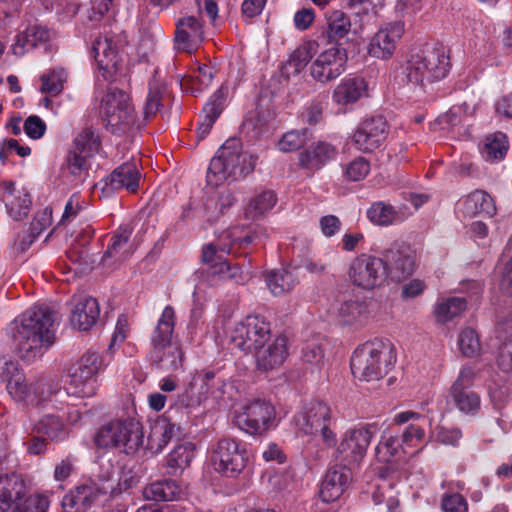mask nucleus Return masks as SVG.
Returning a JSON list of instances; mask_svg holds the SVG:
<instances>
[{"label": "nucleus", "mask_w": 512, "mask_h": 512, "mask_svg": "<svg viewBox=\"0 0 512 512\" xmlns=\"http://www.w3.org/2000/svg\"><path fill=\"white\" fill-rule=\"evenodd\" d=\"M319 44L315 40L304 41L290 55L285 63L287 74H298L318 54Z\"/></svg>", "instance_id": "nucleus-38"}, {"label": "nucleus", "mask_w": 512, "mask_h": 512, "mask_svg": "<svg viewBox=\"0 0 512 512\" xmlns=\"http://www.w3.org/2000/svg\"><path fill=\"white\" fill-rule=\"evenodd\" d=\"M195 380L205 401L209 398L214 400L222 398L226 383L223 378L217 376L213 371H204L195 376Z\"/></svg>", "instance_id": "nucleus-41"}, {"label": "nucleus", "mask_w": 512, "mask_h": 512, "mask_svg": "<svg viewBox=\"0 0 512 512\" xmlns=\"http://www.w3.org/2000/svg\"><path fill=\"white\" fill-rule=\"evenodd\" d=\"M195 447L192 443L178 445L167 456V473L177 475L187 468L194 458Z\"/></svg>", "instance_id": "nucleus-42"}, {"label": "nucleus", "mask_w": 512, "mask_h": 512, "mask_svg": "<svg viewBox=\"0 0 512 512\" xmlns=\"http://www.w3.org/2000/svg\"><path fill=\"white\" fill-rule=\"evenodd\" d=\"M74 143L80 153L92 155L99 150L100 138L92 128H85L76 136Z\"/></svg>", "instance_id": "nucleus-58"}, {"label": "nucleus", "mask_w": 512, "mask_h": 512, "mask_svg": "<svg viewBox=\"0 0 512 512\" xmlns=\"http://www.w3.org/2000/svg\"><path fill=\"white\" fill-rule=\"evenodd\" d=\"M26 493L27 487L20 475L0 474V512H7L11 504L22 500Z\"/></svg>", "instance_id": "nucleus-28"}, {"label": "nucleus", "mask_w": 512, "mask_h": 512, "mask_svg": "<svg viewBox=\"0 0 512 512\" xmlns=\"http://www.w3.org/2000/svg\"><path fill=\"white\" fill-rule=\"evenodd\" d=\"M134 413L132 409L126 417H117L103 424L96 433V445L101 448H119L126 454L135 453L143 443V432Z\"/></svg>", "instance_id": "nucleus-4"}, {"label": "nucleus", "mask_w": 512, "mask_h": 512, "mask_svg": "<svg viewBox=\"0 0 512 512\" xmlns=\"http://www.w3.org/2000/svg\"><path fill=\"white\" fill-rule=\"evenodd\" d=\"M400 449L401 443L398 437L384 431L375 448V453L379 461L388 463L399 456Z\"/></svg>", "instance_id": "nucleus-52"}, {"label": "nucleus", "mask_w": 512, "mask_h": 512, "mask_svg": "<svg viewBox=\"0 0 512 512\" xmlns=\"http://www.w3.org/2000/svg\"><path fill=\"white\" fill-rule=\"evenodd\" d=\"M55 312L47 305H34L9 326L18 355L32 361L41 357L54 343Z\"/></svg>", "instance_id": "nucleus-1"}, {"label": "nucleus", "mask_w": 512, "mask_h": 512, "mask_svg": "<svg viewBox=\"0 0 512 512\" xmlns=\"http://www.w3.org/2000/svg\"><path fill=\"white\" fill-rule=\"evenodd\" d=\"M388 124L384 117L375 116L364 120L353 134L352 141L355 147L368 153L379 148L386 140Z\"/></svg>", "instance_id": "nucleus-18"}, {"label": "nucleus", "mask_w": 512, "mask_h": 512, "mask_svg": "<svg viewBox=\"0 0 512 512\" xmlns=\"http://www.w3.org/2000/svg\"><path fill=\"white\" fill-rule=\"evenodd\" d=\"M495 280L499 290L508 296H512V257L502 256L495 268Z\"/></svg>", "instance_id": "nucleus-54"}, {"label": "nucleus", "mask_w": 512, "mask_h": 512, "mask_svg": "<svg viewBox=\"0 0 512 512\" xmlns=\"http://www.w3.org/2000/svg\"><path fill=\"white\" fill-rule=\"evenodd\" d=\"M266 283L275 296L291 291L298 283L296 276L287 269L271 271L266 276Z\"/></svg>", "instance_id": "nucleus-44"}, {"label": "nucleus", "mask_w": 512, "mask_h": 512, "mask_svg": "<svg viewBox=\"0 0 512 512\" xmlns=\"http://www.w3.org/2000/svg\"><path fill=\"white\" fill-rule=\"evenodd\" d=\"M348 277L355 286L364 290L379 287L387 279L385 261L382 260V256L360 254L351 261Z\"/></svg>", "instance_id": "nucleus-12"}, {"label": "nucleus", "mask_w": 512, "mask_h": 512, "mask_svg": "<svg viewBox=\"0 0 512 512\" xmlns=\"http://www.w3.org/2000/svg\"><path fill=\"white\" fill-rule=\"evenodd\" d=\"M175 321L176 314L174 308L170 305L166 306L150 335L152 349L157 348L159 350L163 345L174 342Z\"/></svg>", "instance_id": "nucleus-34"}, {"label": "nucleus", "mask_w": 512, "mask_h": 512, "mask_svg": "<svg viewBox=\"0 0 512 512\" xmlns=\"http://www.w3.org/2000/svg\"><path fill=\"white\" fill-rule=\"evenodd\" d=\"M467 307L466 300L460 297H451L440 303L436 307V316L440 322H447L454 317L459 316Z\"/></svg>", "instance_id": "nucleus-56"}, {"label": "nucleus", "mask_w": 512, "mask_h": 512, "mask_svg": "<svg viewBox=\"0 0 512 512\" xmlns=\"http://www.w3.org/2000/svg\"><path fill=\"white\" fill-rule=\"evenodd\" d=\"M91 55L100 70L110 75L116 71L119 56L112 38L107 36L96 38L91 47Z\"/></svg>", "instance_id": "nucleus-29"}, {"label": "nucleus", "mask_w": 512, "mask_h": 512, "mask_svg": "<svg viewBox=\"0 0 512 512\" xmlns=\"http://www.w3.org/2000/svg\"><path fill=\"white\" fill-rule=\"evenodd\" d=\"M228 96V87L221 85L210 97L203 108V116L198 126V136L204 138L209 134L213 124L222 113Z\"/></svg>", "instance_id": "nucleus-30"}, {"label": "nucleus", "mask_w": 512, "mask_h": 512, "mask_svg": "<svg viewBox=\"0 0 512 512\" xmlns=\"http://www.w3.org/2000/svg\"><path fill=\"white\" fill-rule=\"evenodd\" d=\"M309 130H292L285 133L279 141V148L283 152H291L304 146L309 137Z\"/></svg>", "instance_id": "nucleus-59"}, {"label": "nucleus", "mask_w": 512, "mask_h": 512, "mask_svg": "<svg viewBox=\"0 0 512 512\" xmlns=\"http://www.w3.org/2000/svg\"><path fill=\"white\" fill-rule=\"evenodd\" d=\"M299 432L307 436H318L326 449L337 444V436L332 428L331 408L323 401L312 400L306 403L294 417Z\"/></svg>", "instance_id": "nucleus-6"}, {"label": "nucleus", "mask_w": 512, "mask_h": 512, "mask_svg": "<svg viewBox=\"0 0 512 512\" xmlns=\"http://www.w3.org/2000/svg\"><path fill=\"white\" fill-rule=\"evenodd\" d=\"M35 430L38 434L45 435L54 441H61L68 434L63 421L51 414L43 416L35 425Z\"/></svg>", "instance_id": "nucleus-46"}, {"label": "nucleus", "mask_w": 512, "mask_h": 512, "mask_svg": "<svg viewBox=\"0 0 512 512\" xmlns=\"http://www.w3.org/2000/svg\"><path fill=\"white\" fill-rule=\"evenodd\" d=\"M351 476V469L340 463L330 468L322 481L321 499L327 503L339 499L347 489Z\"/></svg>", "instance_id": "nucleus-23"}, {"label": "nucleus", "mask_w": 512, "mask_h": 512, "mask_svg": "<svg viewBox=\"0 0 512 512\" xmlns=\"http://www.w3.org/2000/svg\"><path fill=\"white\" fill-rule=\"evenodd\" d=\"M50 38L51 32L46 27L36 24L28 26L16 36L12 52L16 56H23L30 49L46 43Z\"/></svg>", "instance_id": "nucleus-35"}, {"label": "nucleus", "mask_w": 512, "mask_h": 512, "mask_svg": "<svg viewBox=\"0 0 512 512\" xmlns=\"http://www.w3.org/2000/svg\"><path fill=\"white\" fill-rule=\"evenodd\" d=\"M114 486V472L107 471L103 478H99V483L91 481L76 487L75 490L67 494L62 500L63 512H86L99 495L112 492Z\"/></svg>", "instance_id": "nucleus-13"}, {"label": "nucleus", "mask_w": 512, "mask_h": 512, "mask_svg": "<svg viewBox=\"0 0 512 512\" xmlns=\"http://www.w3.org/2000/svg\"><path fill=\"white\" fill-rule=\"evenodd\" d=\"M132 231L130 225H122L114 232L101 259L103 266L112 267L124 262L129 257L128 241Z\"/></svg>", "instance_id": "nucleus-26"}, {"label": "nucleus", "mask_w": 512, "mask_h": 512, "mask_svg": "<svg viewBox=\"0 0 512 512\" xmlns=\"http://www.w3.org/2000/svg\"><path fill=\"white\" fill-rule=\"evenodd\" d=\"M275 419L273 405L264 399H253L235 412L234 420L238 428L250 435L267 432Z\"/></svg>", "instance_id": "nucleus-10"}, {"label": "nucleus", "mask_w": 512, "mask_h": 512, "mask_svg": "<svg viewBox=\"0 0 512 512\" xmlns=\"http://www.w3.org/2000/svg\"><path fill=\"white\" fill-rule=\"evenodd\" d=\"M255 165L256 159L242 151L239 139H228L210 161L207 183L216 187L225 181H236L251 173Z\"/></svg>", "instance_id": "nucleus-2"}, {"label": "nucleus", "mask_w": 512, "mask_h": 512, "mask_svg": "<svg viewBox=\"0 0 512 512\" xmlns=\"http://www.w3.org/2000/svg\"><path fill=\"white\" fill-rule=\"evenodd\" d=\"M32 384L25 382L23 374H16L14 378L8 380L7 390L9 394L17 401H25L28 404Z\"/></svg>", "instance_id": "nucleus-61"}, {"label": "nucleus", "mask_w": 512, "mask_h": 512, "mask_svg": "<svg viewBox=\"0 0 512 512\" xmlns=\"http://www.w3.org/2000/svg\"><path fill=\"white\" fill-rule=\"evenodd\" d=\"M475 378V369L468 365L463 366L449 390L453 406L465 415L474 416L481 408L480 395L471 389Z\"/></svg>", "instance_id": "nucleus-15"}, {"label": "nucleus", "mask_w": 512, "mask_h": 512, "mask_svg": "<svg viewBox=\"0 0 512 512\" xmlns=\"http://www.w3.org/2000/svg\"><path fill=\"white\" fill-rule=\"evenodd\" d=\"M198 389L199 386L197 385L194 377L188 387L178 396V403L186 408H193L201 405L205 402V399Z\"/></svg>", "instance_id": "nucleus-63"}, {"label": "nucleus", "mask_w": 512, "mask_h": 512, "mask_svg": "<svg viewBox=\"0 0 512 512\" xmlns=\"http://www.w3.org/2000/svg\"><path fill=\"white\" fill-rule=\"evenodd\" d=\"M256 239H260V236L257 232L240 238L236 236V231H225L220 236V244L218 246L214 244H208L203 247L202 260L206 264L213 265L215 262L222 258L220 255H218V251L235 253V246L242 247V245H249L255 242Z\"/></svg>", "instance_id": "nucleus-22"}, {"label": "nucleus", "mask_w": 512, "mask_h": 512, "mask_svg": "<svg viewBox=\"0 0 512 512\" xmlns=\"http://www.w3.org/2000/svg\"><path fill=\"white\" fill-rule=\"evenodd\" d=\"M58 384L46 379H39L32 384L28 405L39 406L49 400L58 391Z\"/></svg>", "instance_id": "nucleus-53"}, {"label": "nucleus", "mask_w": 512, "mask_h": 512, "mask_svg": "<svg viewBox=\"0 0 512 512\" xmlns=\"http://www.w3.org/2000/svg\"><path fill=\"white\" fill-rule=\"evenodd\" d=\"M271 339L270 323L264 316L249 315L235 325L231 333V344L244 353H254Z\"/></svg>", "instance_id": "nucleus-8"}, {"label": "nucleus", "mask_w": 512, "mask_h": 512, "mask_svg": "<svg viewBox=\"0 0 512 512\" xmlns=\"http://www.w3.org/2000/svg\"><path fill=\"white\" fill-rule=\"evenodd\" d=\"M327 37L330 43L338 44L351 30V21L343 11L333 10L326 15Z\"/></svg>", "instance_id": "nucleus-40"}, {"label": "nucleus", "mask_w": 512, "mask_h": 512, "mask_svg": "<svg viewBox=\"0 0 512 512\" xmlns=\"http://www.w3.org/2000/svg\"><path fill=\"white\" fill-rule=\"evenodd\" d=\"M370 172V163L364 157H357L344 168V176L350 181H361Z\"/></svg>", "instance_id": "nucleus-60"}, {"label": "nucleus", "mask_w": 512, "mask_h": 512, "mask_svg": "<svg viewBox=\"0 0 512 512\" xmlns=\"http://www.w3.org/2000/svg\"><path fill=\"white\" fill-rule=\"evenodd\" d=\"M87 155H83L82 153H78L76 151L70 152L67 156L66 163L67 169L69 172L76 177H81L83 174H86L88 171L89 163L87 160Z\"/></svg>", "instance_id": "nucleus-64"}, {"label": "nucleus", "mask_w": 512, "mask_h": 512, "mask_svg": "<svg viewBox=\"0 0 512 512\" xmlns=\"http://www.w3.org/2000/svg\"><path fill=\"white\" fill-rule=\"evenodd\" d=\"M366 89L362 78H348L342 80L333 90L332 100L339 106H347L357 102Z\"/></svg>", "instance_id": "nucleus-37"}, {"label": "nucleus", "mask_w": 512, "mask_h": 512, "mask_svg": "<svg viewBox=\"0 0 512 512\" xmlns=\"http://www.w3.org/2000/svg\"><path fill=\"white\" fill-rule=\"evenodd\" d=\"M178 427L169 419L158 418L151 426L149 444L157 452L162 451L172 438L177 435Z\"/></svg>", "instance_id": "nucleus-39"}, {"label": "nucleus", "mask_w": 512, "mask_h": 512, "mask_svg": "<svg viewBox=\"0 0 512 512\" xmlns=\"http://www.w3.org/2000/svg\"><path fill=\"white\" fill-rule=\"evenodd\" d=\"M395 361L396 354L391 341L375 338L356 348L350 365L354 377L373 381L385 376Z\"/></svg>", "instance_id": "nucleus-3"}, {"label": "nucleus", "mask_w": 512, "mask_h": 512, "mask_svg": "<svg viewBox=\"0 0 512 512\" xmlns=\"http://www.w3.org/2000/svg\"><path fill=\"white\" fill-rule=\"evenodd\" d=\"M103 368V362L97 352L87 351L71 369L69 389L78 397H90L95 394L96 374Z\"/></svg>", "instance_id": "nucleus-14"}, {"label": "nucleus", "mask_w": 512, "mask_h": 512, "mask_svg": "<svg viewBox=\"0 0 512 512\" xmlns=\"http://www.w3.org/2000/svg\"><path fill=\"white\" fill-rule=\"evenodd\" d=\"M15 503L13 512H47L49 506L47 497L42 495H32Z\"/></svg>", "instance_id": "nucleus-62"}, {"label": "nucleus", "mask_w": 512, "mask_h": 512, "mask_svg": "<svg viewBox=\"0 0 512 512\" xmlns=\"http://www.w3.org/2000/svg\"><path fill=\"white\" fill-rule=\"evenodd\" d=\"M277 203V196L272 190H264L255 195L246 208V217L256 219L271 210Z\"/></svg>", "instance_id": "nucleus-49"}, {"label": "nucleus", "mask_w": 512, "mask_h": 512, "mask_svg": "<svg viewBox=\"0 0 512 512\" xmlns=\"http://www.w3.org/2000/svg\"><path fill=\"white\" fill-rule=\"evenodd\" d=\"M375 506V512H401L398 493L388 479V470L381 471L367 491Z\"/></svg>", "instance_id": "nucleus-19"}, {"label": "nucleus", "mask_w": 512, "mask_h": 512, "mask_svg": "<svg viewBox=\"0 0 512 512\" xmlns=\"http://www.w3.org/2000/svg\"><path fill=\"white\" fill-rule=\"evenodd\" d=\"M141 180V173L135 162H125L115 168L103 182V190L110 193L126 189L130 193L137 192Z\"/></svg>", "instance_id": "nucleus-20"}, {"label": "nucleus", "mask_w": 512, "mask_h": 512, "mask_svg": "<svg viewBox=\"0 0 512 512\" xmlns=\"http://www.w3.org/2000/svg\"><path fill=\"white\" fill-rule=\"evenodd\" d=\"M67 80V73L63 68H55L41 76V92L52 96L60 94Z\"/></svg>", "instance_id": "nucleus-55"}, {"label": "nucleus", "mask_w": 512, "mask_h": 512, "mask_svg": "<svg viewBox=\"0 0 512 512\" xmlns=\"http://www.w3.org/2000/svg\"><path fill=\"white\" fill-rule=\"evenodd\" d=\"M463 213L467 216L484 214L493 217L497 213L494 199L484 190H474L459 201Z\"/></svg>", "instance_id": "nucleus-32"}, {"label": "nucleus", "mask_w": 512, "mask_h": 512, "mask_svg": "<svg viewBox=\"0 0 512 512\" xmlns=\"http://www.w3.org/2000/svg\"><path fill=\"white\" fill-rule=\"evenodd\" d=\"M347 61L346 49L340 44H334L322 52H318L316 58L311 62L310 76L316 82L327 84L345 72Z\"/></svg>", "instance_id": "nucleus-16"}, {"label": "nucleus", "mask_w": 512, "mask_h": 512, "mask_svg": "<svg viewBox=\"0 0 512 512\" xmlns=\"http://www.w3.org/2000/svg\"><path fill=\"white\" fill-rule=\"evenodd\" d=\"M367 218L375 225L389 226L396 223L400 216L395 208L382 201L375 202L366 212Z\"/></svg>", "instance_id": "nucleus-47"}, {"label": "nucleus", "mask_w": 512, "mask_h": 512, "mask_svg": "<svg viewBox=\"0 0 512 512\" xmlns=\"http://www.w3.org/2000/svg\"><path fill=\"white\" fill-rule=\"evenodd\" d=\"M402 28L399 25L380 29L371 39L368 53L372 57L388 59L392 56L396 40L400 38Z\"/></svg>", "instance_id": "nucleus-31"}, {"label": "nucleus", "mask_w": 512, "mask_h": 512, "mask_svg": "<svg viewBox=\"0 0 512 512\" xmlns=\"http://www.w3.org/2000/svg\"><path fill=\"white\" fill-rule=\"evenodd\" d=\"M165 92V86L156 79L154 75L149 81V91L143 108L144 120L147 121L154 117L162 107V96Z\"/></svg>", "instance_id": "nucleus-51"}, {"label": "nucleus", "mask_w": 512, "mask_h": 512, "mask_svg": "<svg viewBox=\"0 0 512 512\" xmlns=\"http://www.w3.org/2000/svg\"><path fill=\"white\" fill-rule=\"evenodd\" d=\"M458 345L461 353L466 357L476 356L481 350L479 336L472 328H465L460 332Z\"/></svg>", "instance_id": "nucleus-57"}, {"label": "nucleus", "mask_w": 512, "mask_h": 512, "mask_svg": "<svg viewBox=\"0 0 512 512\" xmlns=\"http://www.w3.org/2000/svg\"><path fill=\"white\" fill-rule=\"evenodd\" d=\"M151 361L161 369L177 371L183 367L185 354L178 342L163 345L159 350L154 348L150 352Z\"/></svg>", "instance_id": "nucleus-36"}, {"label": "nucleus", "mask_w": 512, "mask_h": 512, "mask_svg": "<svg viewBox=\"0 0 512 512\" xmlns=\"http://www.w3.org/2000/svg\"><path fill=\"white\" fill-rule=\"evenodd\" d=\"M180 494V488L174 480L156 481L143 489V497L151 501H172Z\"/></svg>", "instance_id": "nucleus-43"}, {"label": "nucleus", "mask_w": 512, "mask_h": 512, "mask_svg": "<svg viewBox=\"0 0 512 512\" xmlns=\"http://www.w3.org/2000/svg\"><path fill=\"white\" fill-rule=\"evenodd\" d=\"M449 68V56L441 46L413 55L405 67L404 74L408 84L424 86L425 83L445 78Z\"/></svg>", "instance_id": "nucleus-5"}, {"label": "nucleus", "mask_w": 512, "mask_h": 512, "mask_svg": "<svg viewBox=\"0 0 512 512\" xmlns=\"http://www.w3.org/2000/svg\"><path fill=\"white\" fill-rule=\"evenodd\" d=\"M508 139L502 132H496L487 136L482 155L487 161H500L508 151Z\"/></svg>", "instance_id": "nucleus-48"}, {"label": "nucleus", "mask_w": 512, "mask_h": 512, "mask_svg": "<svg viewBox=\"0 0 512 512\" xmlns=\"http://www.w3.org/2000/svg\"><path fill=\"white\" fill-rule=\"evenodd\" d=\"M101 113L107 129L113 134H124L132 128H140L130 97L124 91L109 87L101 101Z\"/></svg>", "instance_id": "nucleus-7"}, {"label": "nucleus", "mask_w": 512, "mask_h": 512, "mask_svg": "<svg viewBox=\"0 0 512 512\" xmlns=\"http://www.w3.org/2000/svg\"><path fill=\"white\" fill-rule=\"evenodd\" d=\"M337 150L327 142H318L299 155V164L307 170H319L335 157Z\"/></svg>", "instance_id": "nucleus-33"}, {"label": "nucleus", "mask_w": 512, "mask_h": 512, "mask_svg": "<svg viewBox=\"0 0 512 512\" xmlns=\"http://www.w3.org/2000/svg\"><path fill=\"white\" fill-rule=\"evenodd\" d=\"M213 80V71L212 68L208 65H200L196 72H193L187 79L183 82V87L185 91L190 92L191 94L201 93L204 89L209 87Z\"/></svg>", "instance_id": "nucleus-50"}, {"label": "nucleus", "mask_w": 512, "mask_h": 512, "mask_svg": "<svg viewBox=\"0 0 512 512\" xmlns=\"http://www.w3.org/2000/svg\"><path fill=\"white\" fill-rule=\"evenodd\" d=\"M2 200L5 203L9 215L16 221L25 218L30 210L31 197L25 189L17 190L12 181L0 183Z\"/></svg>", "instance_id": "nucleus-24"}, {"label": "nucleus", "mask_w": 512, "mask_h": 512, "mask_svg": "<svg viewBox=\"0 0 512 512\" xmlns=\"http://www.w3.org/2000/svg\"><path fill=\"white\" fill-rule=\"evenodd\" d=\"M257 367L260 370L269 371L280 367L287 358V338L278 336L269 340L263 348L254 352Z\"/></svg>", "instance_id": "nucleus-25"}, {"label": "nucleus", "mask_w": 512, "mask_h": 512, "mask_svg": "<svg viewBox=\"0 0 512 512\" xmlns=\"http://www.w3.org/2000/svg\"><path fill=\"white\" fill-rule=\"evenodd\" d=\"M203 39V25L197 17L185 16L177 21L174 43L178 51L191 52Z\"/></svg>", "instance_id": "nucleus-21"}, {"label": "nucleus", "mask_w": 512, "mask_h": 512, "mask_svg": "<svg viewBox=\"0 0 512 512\" xmlns=\"http://www.w3.org/2000/svg\"><path fill=\"white\" fill-rule=\"evenodd\" d=\"M337 313L343 324L350 325L366 319L368 309L365 302L349 299L338 305Z\"/></svg>", "instance_id": "nucleus-45"}, {"label": "nucleus", "mask_w": 512, "mask_h": 512, "mask_svg": "<svg viewBox=\"0 0 512 512\" xmlns=\"http://www.w3.org/2000/svg\"><path fill=\"white\" fill-rule=\"evenodd\" d=\"M415 251L405 243H393L382 252L387 278L402 281L411 276L415 270Z\"/></svg>", "instance_id": "nucleus-17"}, {"label": "nucleus", "mask_w": 512, "mask_h": 512, "mask_svg": "<svg viewBox=\"0 0 512 512\" xmlns=\"http://www.w3.org/2000/svg\"><path fill=\"white\" fill-rule=\"evenodd\" d=\"M100 316V308L93 297L80 296L71 311V324L81 331L89 330L96 324Z\"/></svg>", "instance_id": "nucleus-27"}, {"label": "nucleus", "mask_w": 512, "mask_h": 512, "mask_svg": "<svg viewBox=\"0 0 512 512\" xmlns=\"http://www.w3.org/2000/svg\"><path fill=\"white\" fill-rule=\"evenodd\" d=\"M211 462L216 472L225 477L235 478L247 465V450L234 438H221L213 449Z\"/></svg>", "instance_id": "nucleus-9"}, {"label": "nucleus", "mask_w": 512, "mask_h": 512, "mask_svg": "<svg viewBox=\"0 0 512 512\" xmlns=\"http://www.w3.org/2000/svg\"><path fill=\"white\" fill-rule=\"evenodd\" d=\"M375 432V425L362 426L346 431L336 448V460L351 470L357 467L364 459Z\"/></svg>", "instance_id": "nucleus-11"}]
</instances>
